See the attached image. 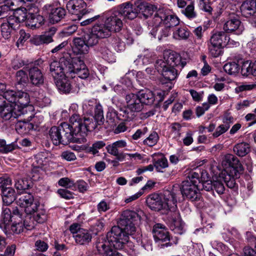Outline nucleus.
Wrapping results in <instances>:
<instances>
[{"label": "nucleus", "mask_w": 256, "mask_h": 256, "mask_svg": "<svg viewBox=\"0 0 256 256\" xmlns=\"http://www.w3.org/2000/svg\"><path fill=\"white\" fill-rule=\"evenodd\" d=\"M17 92H15L12 90H6L2 94V96L10 102L16 104V97H17Z\"/></svg>", "instance_id": "nucleus-60"}, {"label": "nucleus", "mask_w": 256, "mask_h": 256, "mask_svg": "<svg viewBox=\"0 0 256 256\" xmlns=\"http://www.w3.org/2000/svg\"><path fill=\"white\" fill-rule=\"evenodd\" d=\"M112 46L117 52H121L124 50V44L118 38H114L110 41Z\"/></svg>", "instance_id": "nucleus-63"}, {"label": "nucleus", "mask_w": 256, "mask_h": 256, "mask_svg": "<svg viewBox=\"0 0 256 256\" xmlns=\"http://www.w3.org/2000/svg\"><path fill=\"white\" fill-rule=\"evenodd\" d=\"M154 165L157 172H162V169L168 166V160L165 157H162L156 161L154 163Z\"/></svg>", "instance_id": "nucleus-64"}, {"label": "nucleus", "mask_w": 256, "mask_h": 256, "mask_svg": "<svg viewBox=\"0 0 256 256\" xmlns=\"http://www.w3.org/2000/svg\"><path fill=\"white\" fill-rule=\"evenodd\" d=\"M87 4L84 0H70L66 4L68 12L76 16V20H80L89 13L86 10Z\"/></svg>", "instance_id": "nucleus-12"}, {"label": "nucleus", "mask_w": 256, "mask_h": 256, "mask_svg": "<svg viewBox=\"0 0 256 256\" xmlns=\"http://www.w3.org/2000/svg\"><path fill=\"white\" fill-rule=\"evenodd\" d=\"M14 10L12 12L14 16L16 18V20L19 23L25 22L28 17V11L26 8H18V6H14Z\"/></svg>", "instance_id": "nucleus-46"}, {"label": "nucleus", "mask_w": 256, "mask_h": 256, "mask_svg": "<svg viewBox=\"0 0 256 256\" xmlns=\"http://www.w3.org/2000/svg\"><path fill=\"white\" fill-rule=\"evenodd\" d=\"M158 138V134L156 132H153L144 140V143L149 146H153L157 143Z\"/></svg>", "instance_id": "nucleus-62"}, {"label": "nucleus", "mask_w": 256, "mask_h": 256, "mask_svg": "<svg viewBox=\"0 0 256 256\" xmlns=\"http://www.w3.org/2000/svg\"><path fill=\"white\" fill-rule=\"evenodd\" d=\"M240 10L242 15L246 17L256 14V0H246L242 4Z\"/></svg>", "instance_id": "nucleus-32"}, {"label": "nucleus", "mask_w": 256, "mask_h": 256, "mask_svg": "<svg viewBox=\"0 0 256 256\" xmlns=\"http://www.w3.org/2000/svg\"><path fill=\"white\" fill-rule=\"evenodd\" d=\"M188 178L180 186L181 196H185L192 201H196L200 198L199 174L194 172L190 174Z\"/></svg>", "instance_id": "nucleus-3"}, {"label": "nucleus", "mask_w": 256, "mask_h": 256, "mask_svg": "<svg viewBox=\"0 0 256 256\" xmlns=\"http://www.w3.org/2000/svg\"><path fill=\"white\" fill-rule=\"evenodd\" d=\"M106 122L110 128L116 126L118 121V112L115 110H112L107 113Z\"/></svg>", "instance_id": "nucleus-57"}, {"label": "nucleus", "mask_w": 256, "mask_h": 256, "mask_svg": "<svg viewBox=\"0 0 256 256\" xmlns=\"http://www.w3.org/2000/svg\"><path fill=\"white\" fill-rule=\"evenodd\" d=\"M142 104H152L154 101V96L153 92L148 90H142L138 96Z\"/></svg>", "instance_id": "nucleus-44"}, {"label": "nucleus", "mask_w": 256, "mask_h": 256, "mask_svg": "<svg viewBox=\"0 0 256 256\" xmlns=\"http://www.w3.org/2000/svg\"><path fill=\"white\" fill-rule=\"evenodd\" d=\"M184 14L189 19H192L196 17V13L194 11V2H192L183 10Z\"/></svg>", "instance_id": "nucleus-61"}, {"label": "nucleus", "mask_w": 256, "mask_h": 256, "mask_svg": "<svg viewBox=\"0 0 256 256\" xmlns=\"http://www.w3.org/2000/svg\"><path fill=\"white\" fill-rule=\"evenodd\" d=\"M179 18L175 15L170 14L164 11V25L171 29L179 25Z\"/></svg>", "instance_id": "nucleus-43"}, {"label": "nucleus", "mask_w": 256, "mask_h": 256, "mask_svg": "<svg viewBox=\"0 0 256 256\" xmlns=\"http://www.w3.org/2000/svg\"><path fill=\"white\" fill-rule=\"evenodd\" d=\"M208 42L224 48L230 42V38L224 32H216L210 36Z\"/></svg>", "instance_id": "nucleus-31"}, {"label": "nucleus", "mask_w": 256, "mask_h": 256, "mask_svg": "<svg viewBox=\"0 0 256 256\" xmlns=\"http://www.w3.org/2000/svg\"><path fill=\"white\" fill-rule=\"evenodd\" d=\"M74 46L72 50L76 54H86L89 50V47L84 39L80 38H74Z\"/></svg>", "instance_id": "nucleus-35"}, {"label": "nucleus", "mask_w": 256, "mask_h": 256, "mask_svg": "<svg viewBox=\"0 0 256 256\" xmlns=\"http://www.w3.org/2000/svg\"><path fill=\"white\" fill-rule=\"evenodd\" d=\"M67 122H62L58 126H52L49 131V135L53 144L56 146L60 144H68L73 142L74 136Z\"/></svg>", "instance_id": "nucleus-4"}, {"label": "nucleus", "mask_w": 256, "mask_h": 256, "mask_svg": "<svg viewBox=\"0 0 256 256\" xmlns=\"http://www.w3.org/2000/svg\"><path fill=\"white\" fill-rule=\"evenodd\" d=\"M66 61V56L60 58V62L54 61L50 65V70L52 76L56 80L66 76L65 67L63 62Z\"/></svg>", "instance_id": "nucleus-23"}, {"label": "nucleus", "mask_w": 256, "mask_h": 256, "mask_svg": "<svg viewBox=\"0 0 256 256\" xmlns=\"http://www.w3.org/2000/svg\"><path fill=\"white\" fill-rule=\"evenodd\" d=\"M120 226H114L107 233L106 238L115 249H122L128 242V236Z\"/></svg>", "instance_id": "nucleus-7"}, {"label": "nucleus", "mask_w": 256, "mask_h": 256, "mask_svg": "<svg viewBox=\"0 0 256 256\" xmlns=\"http://www.w3.org/2000/svg\"><path fill=\"white\" fill-rule=\"evenodd\" d=\"M59 78L56 80V85L58 90L63 93L68 94L70 92L72 86L70 82L66 78Z\"/></svg>", "instance_id": "nucleus-45"}, {"label": "nucleus", "mask_w": 256, "mask_h": 256, "mask_svg": "<svg viewBox=\"0 0 256 256\" xmlns=\"http://www.w3.org/2000/svg\"><path fill=\"white\" fill-rule=\"evenodd\" d=\"M0 237L4 239L5 243L4 246L0 248V256H14L16 246L13 244L6 246L8 243L6 238L2 236H0Z\"/></svg>", "instance_id": "nucleus-47"}, {"label": "nucleus", "mask_w": 256, "mask_h": 256, "mask_svg": "<svg viewBox=\"0 0 256 256\" xmlns=\"http://www.w3.org/2000/svg\"><path fill=\"white\" fill-rule=\"evenodd\" d=\"M112 246L108 240L104 238H98L96 242V248L99 254L105 256H122Z\"/></svg>", "instance_id": "nucleus-18"}, {"label": "nucleus", "mask_w": 256, "mask_h": 256, "mask_svg": "<svg viewBox=\"0 0 256 256\" xmlns=\"http://www.w3.org/2000/svg\"><path fill=\"white\" fill-rule=\"evenodd\" d=\"M123 8V13L128 18V20H132L138 16V13L144 12L149 7L148 4L144 0H136L132 4L130 2L121 4Z\"/></svg>", "instance_id": "nucleus-8"}, {"label": "nucleus", "mask_w": 256, "mask_h": 256, "mask_svg": "<svg viewBox=\"0 0 256 256\" xmlns=\"http://www.w3.org/2000/svg\"><path fill=\"white\" fill-rule=\"evenodd\" d=\"M140 220V216L135 212L126 210L121 215L119 222V226L123 229L122 230L128 236H133L136 231L135 225Z\"/></svg>", "instance_id": "nucleus-5"}, {"label": "nucleus", "mask_w": 256, "mask_h": 256, "mask_svg": "<svg viewBox=\"0 0 256 256\" xmlns=\"http://www.w3.org/2000/svg\"><path fill=\"white\" fill-rule=\"evenodd\" d=\"M44 24V18L39 14V10L36 7L30 8L28 10V17L26 26L32 29L38 28Z\"/></svg>", "instance_id": "nucleus-16"}, {"label": "nucleus", "mask_w": 256, "mask_h": 256, "mask_svg": "<svg viewBox=\"0 0 256 256\" xmlns=\"http://www.w3.org/2000/svg\"><path fill=\"white\" fill-rule=\"evenodd\" d=\"M2 198L6 206L12 204L16 200L14 190L12 188H6L2 190Z\"/></svg>", "instance_id": "nucleus-39"}, {"label": "nucleus", "mask_w": 256, "mask_h": 256, "mask_svg": "<svg viewBox=\"0 0 256 256\" xmlns=\"http://www.w3.org/2000/svg\"><path fill=\"white\" fill-rule=\"evenodd\" d=\"M4 4L0 6V19L7 18L14 10V6H18L22 0H4Z\"/></svg>", "instance_id": "nucleus-27"}, {"label": "nucleus", "mask_w": 256, "mask_h": 256, "mask_svg": "<svg viewBox=\"0 0 256 256\" xmlns=\"http://www.w3.org/2000/svg\"><path fill=\"white\" fill-rule=\"evenodd\" d=\"M22 112L20 110H17L13 105H6L2 106L0 116L4 120L12 121L18 118Z\"/></svg>", "instance_id": "nucleus-22"}, {"label": "nucleus", "mask_w": 256, "mask_h": 256, "mask_svg": "<svg viewBox=\"0 0 256 256\" xmlns=\"http://www.w3.org/2000/svg\"><path fill=\"white\" fill-rule=\"evenodd\" d=\"M164 58V62L167 66L176 67L180 64L181 57L180 54L174 52H165Z\"/></svg>", "instance_id": "nucleus-34"}, {"label": "nucleus", "mask_w": 256, "mask_h": 256, "mask_svg": "<svg viewBox=\"0 0 256 256\" xmlns=\"http://www.w3.org/2000/svg\"><path fill=\"white\" fill-rule=\"evenodd\" d=\"M44 8L46 10L50 22L52 24L60 22L66 14V10L61 7L53 8L51 5L46 4Z\"/></svg>", "instance_id": "nucleus-21"}, {"label": "nucleus", "mask_w": 256, "mask_h": 256, "mask_svg": "<svg viewBox=\"0 0 256 256\" xmlns=\"http://www.w3.org/2000/svg\"><path fill=\"white\" fill-rule=\"evenodd\" d=\"M16 96V100L14 106H17L18 107H20L22 108L19 110H20L23 113L25 107L30 103V96L27 92L22 91H18Z\"/></svg>", "instance_id": "nucleus-37"}, {"label": "nucleus", "mask_w": 256, "mask_h": 256, "mask_svg": "<svg viewBox=\"0 0 256 256\" xmlns=\"http://www.w3.org/2000/svg\"><path fill=\"white\" fill-rule=\"evenodd\" d=\"M16 80L18 84H26L28 81V78L26 72L23 70L18 71L16 74Z\"/></svg>", "instance_id": "nucleus-56"}, {"label": "nucleus", "mask_w": 256, "mask_h": 256, "mask_svg": "<svg viewBox=\"0 0 256 256\" xmlns=\"http://www.w3.org/2000/svg\"><path fill=\"white\" fill-rule=\"evenodd\" d=\"M234 152L239 156H244L250 152V144L242 142L236 144L233 148Z\"/></svg>", "instance_id": "nucleus-42"}, {"label": "nucleus", "mask_w": 256, "mask_h": 256, "mask_svg": "<svg viewBox=\"0 0 256 256\" xmlns=\"http://www.w3.org/2000/svg\"><path fill=\"white\" fill-rule=\"evenodd\" d=\"M12 224H10L3 232L6 234H19L24 230V224H22V214L20 212V218H17L14 220Z\"/></svg>", "instance_id": "nucleus-30"}, {"label": "nucleus", "mask_w": 256, "mask_h": 256, "mask_svg": "<svg viewBox=\"0 0 256 256\" xmlns=\"http://www.w3.org/2000/svg\"><path fill=\"white\" fill-rule=\"evenodd\" d=\"M28 76L31 84L36 86H40L44 82V76L41 70L38 66L30 67Z\"/></svg>", "instance_id": "nucleus-28"}, {"label": "nucleus", "mask_w": 256, "mask_h": 256, "mask_svg": "<svg viewBox=\"0 0 256 256\" xmlns=\"http://www.w3.org/2000/svg\"><path fill=\"white\" fill-rule=\"evenodd\" d=\"M222 164L224 169L220 174V178L224 180L228 188L236 189V180L240 177L244 170L239 159L232 154H228L224 156Z\"/></svg>", "instance_id": "nucleus-1"}, {"label": "nucleus", "mask_w": 256, "mask_h": 256, "mask_svg": "<svg viewBox=\"0 0 256 256\" xmlns=\"http://www.w3.org/2000/svg\"><path fill=\"white\" fill-rule=\"evenodd\" d=\"M190 34V31L184 26H178L173 30V38L177 40H186Z\"/></svg>", "instance_id": "nucleus-38"}, {"label": "nucleus", "mask_w": 256, "mask_h": 256, "mask_svg": "<svg viewBox=\"0 0 256 256\" xmlns=\"http://www.w3.org/2000/svg\"><path fill=\"white\" fill-rule=\"evenodd\" d=\"M208 46L210 54L214 58H217L222 53V48H223L212 42L208 41Z\"/></svg>", "instance_id": "nucleus-52"}, {"label": "nucleus", "mask_w": 256, "mask_h": 256, "mask_svg": "<svg viewBox=\"0 0 256 256\" xmlns=\"http://www.w3.org/2000/svg\"><path fill=\"white\" fill-rule=\"evenodd\" d=\"M226 72L230 75H234L238 74L240 70V65L235 62H230L226 63L223 67Z\"/></svg>", "instance_id": "nucleus-49"}, {"label": "nucleus", "mask_w": 256, "mask_h": 256, "mask_svg": "<svg viewBox=\"0 0 256 256\" xmlns=\"http://www.w3.org/2000/svg\"><path fill=\"white\" fill-rule=\"evenodd\" d=\"M49 160L48 154L46 152H40L36 154L34 158L32 164V173L36 174L42 170V167L46 165Z\"/></svg>", "instance_id": "nucleus-26"}, {"label": "nucleus", "mask_w": 256, "mask_h": 256, "mask_svg": "<svg viewBox=\"0 0 256 256\" xmlns=\"http://www.w3.org/2000/svg\"><path fill=\"white\" fill-rule=\"evenodd\" d=\"M94 124L96 128L97 126H101L104 124V118L103 114L102 106L100 104L96 105L94 110Z\"/></svg>", "instance_id": "nucleus-48"}, {"label": "nucleus", "mask_w": 256, "mask_h": 256, "mask_svg": "<svg viewBox=\"0 0 256 256\" xmlns=\"http://www.w3.org/2000/svg\"><path fill=\"white\" fill-rule=\"evenodd\" d=\"M126 108L120 110V115L124 118V120L130 121L135 116L134 112L141 111L143 105L138 96L132 93L126 96Z\"/></svg>", "instance_id": "nucleus-6"}, {"label": "nucleus", "mask_w": 256, "mask_h": 256, "mask_svg": "<svg viewBox=\"0 0 256 256\" xmlns=\"http://www.w3.org/2000/svg\"><path fill=\"white\" fill-rule=\"evenodd\" d=\"M162 196L164 204H166L165 210H169L168 212H173L174 210H176V203L178 201L180 200L181 197L179 185L174 186L171 191H164V194Z\"/></svg>", "instance_id": "nucleus-9"}, {"label": "nucleus", "mask_w": 256, "mask_h": 256, "mask_svg": "<svg viewBox=\"0 0 256 256\" xmlns=\"http://www.w3.org/2000/svg\"><path fill=\"white\" fill-rule=\"evenodd\" d=\"M170 28L164 24L154 28L150 34L154 38H158L159 40L168 37L170 34Z\"/></svg>", "instance_id": "nucleus-36"}, {"label": "nucleus", "mask_w": 256, "mask_h": 256, "mask_svg": "<svg viewBox=\"0 0 256 256\" xmlns=\"http://www.w3.org/2000/svg\"><path fill=\"white\" fill-rule=\"evenodd\" d=\"M62 64L65 67L66 76L72 78L75 77V73L86 66L84 61L79 58H72L70 56H66V61Z\"/></svg>", "instance_id": "nucleus-15"}, {"label": "nucleus", "mask_w": 256, "mask_h": 256, "mask_svg": "<svg viewBox=\"0 0 256 256\" xmlns=\"http://www.w3.org/2000/svg\"><path fill=\"white\" fill-rule=\"evenodd\" d=\"M154 66L164 78L168 82L174 80L178 75V70L175 67L166 65L163 60H158Z\"/></svg>", "instance_id": "nucleus-13"}, {"label": "nucleus", "mask_w": 256, "mask_h": 256, "mask_svg": "<svg viewBox=\"0 0 256 256\" xmlns=\"http://www.w3.org/2000/svg\"><path fill=\"white\" fill-rule=\"evenodd\" d=\"M32 214L34 220L38 223H44L47 219L46 210L43 208V206H40V204L37 205V208L34 210Z\"/></svg>", "instance_id": "nucleus-41"}, {"label": "nucleus", "mask_w": 256, "mask_h": 256, "mask_svg": "<svg viewBox=\"0 0 256 256\" xmlns=\"http://www.w3.org/2000/svg\"><path fill=\"white\" fill-rule=\"evenodd\" d=\"M254 64L247 60L243 62L241 68V73L243 76H248L252 74L256 76Z\"/></svg>", "instance_id": "nucleus-51"}, {"label": "nucleus", "mask_w": 256, "mask_h": 256, "mask_svg": "<svg viewBox=\"0 0 256 256\" xmlns=\"http://www.w3.org/2000/svg\"><path fill=\"white\" fill-rule=\"evenodd\" d=\"M16 203L20 207L24 208V212L27 214H32V212L37 208V205L39 204L38 202L34 201L32 194L26 192L20 196Z\"/></svg>", "instance_id": "nucleus-14"}, {"label": "nucleus", "mask_w": 256, "mask_h": 256, "mask_svg": "<svg viewBox=\"0 0 256 256\" xmlns=\"http://www.w3.org/2000/svg\"><path fill=\"white\" fill-rule=\"evenodd\" d=\"M124 10L122 6H120V9L114 12L110 17L108 18L105 20V22L108 28L112 32H118L122 28L123 23L122 19L128 20V18L123 13Z\"/></svg>", "instance_id": "nucleus-11"}, {"label": "nucleus", "mask_w": 256, "mask_h": 256, "mask_svg": "<svg viewBox=\"0 0 256 256\" xmlns=\"http://www.w3.org/2000/svg\"><path fill=\"white\" fill-rule=\"evenodd\" d=\"M152 233L154 240L156 242H166L162 246H171L169 232L166 226L161 224H156L152 229Z\"/></svg>", "instance_id": "nucleus-19"}, {"label": "nucleus", "mask_w": 256, "mask_h": 256, "mask_svg": "<svg viewBox=\"0 0 256 256\" xmlns=\"http://www.w3.org/2000/svg\"><path fill=\"white\" fill-rule=\"evenodd\" d=\"M164 10H160L157 11L152 19V23L154 28L164 24Z\"/></svg>", "instance_id": "nucleus-54"}, {"label": "nucleus", "mask_w": 256, "mask_h": 256, "mask_svg": "<svg viewBox=\"0 0 256 256\" xmlns=\"http://www.w3.org/2000/svg\"><path fill=\"white\" fill-rule=\"evenodd\" d=\"M32 118L34 116H30L27 120H20L16 124V130L18 133L26 134L30 130H36L38 128V125L33 122H30Z\"/></svg>", "instance_id": "nucleus-29"}, {"label": "nucleus", "mask_w": 256, "mask_h": 256, "mask_svg": "<svg viewBox=\"0 0 256 256\" xmlns=\"http://www.w3.org/2000/svg\"><path fill=\"white\" fill-rule=\"evenodd\" d=\"M148 206L152 210L159 211L166 208V204H164L162 195L152 194L149 195L146 199Z\"/></svg>", "instance_id": "nucleus-25"}, {"label": "nucleus", "mask_w": 256, "mask_h": 256, "mask_svg": "<svg viewBox=\"0 0 256 256\" xmlns=\"http://www.w3.org/2000/svg\"><path fill=\"white\" fill-rule=\"evenodd\" d=\"M106 149L108 154L115 156L118 160L122 161L126 158V154L123 152H120L118 148L112 143L106 146Z\"/></svg>", "instance_id": "nucleus-50"}, {"label": "nucleus", "mask_w": 256, "mask_h": 256, "mask_svg": "<svg viewBox=\"0 0 256 256\" xmlns=\"http://www.w3.org/2000/svg\"><path fill=\"white\" fill-rule=\"evenodd\" d=\"M224 30L226 32H234L239 35L244 30V26L240 20L236 16L231 17L228 20L224 26Z\"/></svg>", "instance_id": "nucleus-24"}, {"label": "nucleus", "mask_w": 256, "mask_h": 256, "mask_svg": "<svg viewBox=\"0 0 256 256\" xmlns=\"http://www.w3.org/2000/svg\"><path fill=\"white\" fill-rule=\"evenodd\" d=\"M69 230L73 234V237L77 244L86 245L92 241V233L88 230L82 228L79 224H72L70 226Z\"/></svg>", "instance_id": "nucleus-10"}, {"label": "nucleus", "mask_w": 256, "mask_h": 256, "mask_svg": "<svg viewBox=\"0 0 256 256\" xmlns=\"http://www.w3.org/2000/svg\"><path fill=\"white\" fill-rule=\"evenodd\" d=\"M98 51L102 55V58L108 62L115 61V56L113 53L104 44H100L98 46Z\"/></svg>", "instance_id": "nucleus-40"}, {"label": "nucleus", "mask_w": 256, "mask_h": 256, "mask_svg": "<svg viewBox=\"0 0 256 256\" xmlns=\"http://www.w3.org/2000/svg\"><path fill=\"white\" fill-rule=\"evenodd\" d=\"M106 146L105 142L102 140L97 141L94 142L92 146L89 147L87 150L92 154H96L98 152V150Z\"/></svg>", "instance_id": "nucleus-59"}, {"label": "nucleus", "mask_w": 256, "mask_h": 256, "mask_svg": "<svg viewBox=\"0 0 256 256\" xmlns=\"http://www.w3.org/2000/svg\"><path fill=\"white\" fill-rule=\"evenodd\" d=\"M20 212L17 207L13 210L12 212L9 208L3 207L0 220V228L4 230L10 224V222H12L17 218H20Z\"/></svg>", "instance_id": "nucleus-17"}, {"label": "nucleus", "mask_w": 256, "mask_h": 256, "mask_svg": "<svg viewBox=\"0 0 256 256\" xmlns=\"http://www.w3.org/2000/svg\"><path fill=\"white\" fill-rule=\"evenodd\" d=\"M105 22L104 23H98L94 24L92 30L93 32L100 38H104L111 35V32Z\"/></svg>", "instance_id": "nucleus-33"}, {"label": "nucleus", "mask_w": 256, "mask_h": 256, "mask_svg": "<svg viewBox=\"0 0 256 256\" xmlns=\"http://www.w3.org/2000/svg\"><path fill=\"white\" fill-rule=\"evenodd\" d=\"M16 148L17 145L16 144L12 142L10 144H6L5 140L0 139V152L7 154L16 150Z\"/></svg>", "instance_id": "nucleus-55"}, {"label": "nucleus", "mask_w": 256, "mask_h": 256, "mask_svg": "<svg viewBox=\"0 0 256 256\" xmlns=\"http://www.w3.org/2000/svg\"><path fill=\"white\" fill-rule=\"evenodd\" d=\"M100 38L99 37H98L94 34L92 30L90 32L86 34L84 36V39L88 47L90 46H92L97 44Z\"/></svg>", "instance_id": "nucleus-58"}, {"label": "nucleus", "mask_w": 256, "mask_h": 256, "mask_svg": "<svg viewBox=\"0 0 256 256\" xmlns=\"http://www.w3.org/2000/svg\"><path fill=\"white\" fill-rule=\"evenodd\" d=\"M168 214L170 229L176 234H182L184 230L179 212L178 210H174L173 212H168Z\"/></svg>", "instance_id": "nucleus-20"}, {"label": "nucleus", "mask_w": 256, "mask_h": 256, "mask_svg": "<svg viewBox=\"0 0 256 256\" xmlns=\"http://www.w3.org/2000/svg\"><path fill=\"white\" fill-rule=\"evenodd\" d=\"M88 118H82L78 114H72L70 118L69 128L74 136L73 142L82 144L86 142V136L88 131L96 129L94 123H88Z\"/></svg>", "instance_id": "nucleus-2"}, {"label": "nucleus", "mask_w": 256, "mask_h": 256, "mask_svg": "<svg viewBox=\"0 0 256 256\" xmlns=\"http://www.w3.org/2000/svg\"><path fill=\"white\" fill-rule=\"evenodd\" d=\"M32 182L27 179L17 178L15 179L14 186L17 190H28Z\"/></svg>", "instance_id": "nucleus-53"}]
</instances>
